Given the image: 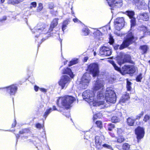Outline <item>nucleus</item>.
I'll return each mask as SVG.
<instances>
[{
	"mask_svg": "<svg viewBox=\"0 0 150 150\" xmlns=\"http://www.w3.org/2000/svg\"><path fill=\"white\" fill-rule=\"evenodd\" d=\"M58 19L55 18L53 19L51 23L50 28L48 30L47 28V25L42 23H38L36 26L31 30L33 33L35 34V36L38 37L40 34H46L47 33H50L52 31L53 29L58 24Z\"/></svg>",
	"mask_w": 150,
	"mask_h": 150,
	"instance_id": "1",
	"label": "nucleus"
},
{
	"mask_svg": "<svg viewBox=\"0 0 150 150\" xmlns=\"http://www.w3.org/2000/svg\"><path fill=\"white\" fill-rule=\"evenodd\" d=\"M75 100V98L72 96H65L59 98L57 100V104L60 107L68 109Z\"/></svg>",
	"mask_w": 150,
	"mask_h": 150,
	"instance_id": "2",
	"label": "nucleus"
},
{
	"mask_svg": "<svg viewBox=\"0 0 150 150\" xmlns=\"http://www.w3.org/2000/svg\"><path fill=\"white\" fill-rule=\"evenodd\" d=\"M105 94L103 91H100L97 93L96 97L94 98L93 105L94 106H100V108H104L107 106L105 102Z\"/></svg>",
	"mask_w": 150,
	"mask_h": 150,
	"instance_id": "3",
	"label": "nucleus"
},
{
	"mask_svg": "<svg viewBox=\"0 0 150 150\" xmlns=\"http://www.w3.org/2000/svg\"><path fill=\"white\" fill-rule=\"evenodd\" d=\"M135 38L133 34L131 33H129L126 36L125 39L120 45H117L114 47L115 50L119 49L122 50L127 47L129 45L133 42L135 41Z\"/></svg>",
	"mask_w": 150,
	"mask_h": 150,
	"instance_id": "4",
	"label": "nucleus"
},
{
	"mask_svg": "<svg viewBox=\"0 0 150 150\" xmlns=\"http://www.w3.org/2000/svg\"><path fill=\"white\" fill-rule=\"evenodd\" d=\"M106 102L109 103H115L116 101V95L112 88H108L105 93Z\"/></svg>",
	"mask_w": 150,
	"mask_h": 150,
	"instance_id": "5",
	"label": "nucleus"
},
{
	"mask_svg": "<svg viewBox=\"0 0 150 150\" xmlns=\"http://www.w3.org/2000/svg\"><path fill=\"white\" fill-rule=\"evenodd\" d=\"M91 80V76L89 74L85 73L81 79L80 86L83 89L86 88L88 86Z\"/></svg>",
	"mask_w": 150,
	"mask_h": 150,
	"instance_id": "6",
	"label": "nucleus"
},
{
	"mask_svg": "<svg viewBox=\"0 0 150 150\" xmlns=\"http://www.w3.org/2000/svg\"><path fill=\"white\" fill-rule=\"evenodd\" d=\"M94 93L92 91L87 90L84 91L82 94L83 99H85L88 102L93 103Z\"/></svg>",
	"mask_w": 150,
	"mask_h": 150,
	"instance_id": "7",
	"label": "nucleus"
},
{
	"mask_svg": "<svg viewBox=\"0 0 150 150\" xmlns=\"http://www.w3.org/2000/svg\"><path fill=\"white\" fill-rule=\"evenodd\" d=\"M88 70L92 73L93 77L97 76L99 73L98 65L95 63L90 64L88 67Z\"/></svg>",
	"mask_w": 150,
	"mask_h": 150,
	"instance_id": "8",
	"label": "nucleus"
},
{
	"mask_svg": "<svg viewBox=\"0 0 150 150\" xmlns=\"http://www.w3.org/2000/svg\"><path fill=\"white\" fill-rule=\"evenodd\" d=\"M114 27L116 30H120L124 25L125 21L123 17L117 18L114 21Z\"/></svg>",
	"mask_w": 150,
	"mask_h": 150,
	"instance_id": "9",
	"label": "nucleus"
},
{
	"mask_svg": "<svg viewBox=\"0 0 150 150\" xmlns=\"http://www.w3.org/2000/svg\"><path fill=\"white\" fill-rule=\"evenodd\" d=\"M111 63L115 69L118 71H119L122 75H125L126 74H128L129 71H128L129 67H128V65H125L121 69L120 68L118 67L117 66L116 64L113 61H111Z\"/></svg>",
	"mask_w": 150,
	"mask_h": 150,
	"instance_id": "10",
	"label": "nucleus"
},
{
	"mask_svg": "<svg viewBox=\"0 0 150 150\" xmlns=\"http://www.w3.org/2000/svg\"><path fill=\"white\" fill-rule=\"evenodd\" d=\"M69 77L66 75L63 76L61 77L59 84L62 87V89L67 86L69 82Z\"/></svg>",
	"mask_w": 150,
	"mask_h": 150,
	"instance_id": "11",
	"label": "nucleus"
},
{
	"mask_svg": "<svg viewBox=\"0 0 150 150\" xmlns=\"http://www.w3.org/2000/svg\"><path fill=\"white\" fill-rule=\"evenodd\" d=\"M99 53L100 55L104 56H108L111 54V50L109 47L105 46H103L100 49Z\"/></svg>",
	"mask_w": 150,
	"mask_h": 150,
	"instance_id": "12",
	"label": "nucleus"
},
{
	"mask_svg": "<svg viewBox=\"0 0 150 150\" xmlns=\"http://www.w3.org/2000/svg\"><path fill=\"white\" fill-rule=\"evenodd\" d=\"M109 5L112 8L120 7L122 4V0H106Z\"/></svg>",
	"mask_w": 150,
	"mask_h": 150,
	"instance_id": "13",
	"label": "nucleus"
},
{
	"mask_svg": "<svg viewBox=\"0 0 150 150\" xmlns=\"http://www.w3.org/2000/svg\"><path fill=\"white\" fill-rule=\"evenodd\" d=\"M104 82L103 81L100 80H98L94 81L93 86V89L94 91H97L100 90V91H103L104 88Z\"/></svg>",
	"mask_w": 150,
	"mask_h": 150,
	"instance_id": "14",
	"label": "nucleus"
},
{
	"mask_svg": "<svg viewBox=\"0 0 150 150\" xmlns=\"http://www.w3.org/2000/svg\"><path fill=\"white\" fill-rule=\"evenodd\" d=\"M135 132L138 140L143 138L144 134V129L143 128L138 127L135 129Z\"/></svg>",
	"mask_w": 150,
	"mask_h": 150,
	"instance_id": "15",
	"label": "nucleus"
},
{
	"mask_svg": "<svg viewBox=\"0 0 150 150\" xmlns=\"http://www.w3.org/2000/svg\"><path fill=\"white\" fill-rule=\"evenodd\" d=\"M7 92L10 95H14L17 89V86L15 85H12L6 88Z\"/></svg>",
	"mask_w": 150,
	"mask_h": 150,
	"instance_id": "16",
	"label": "nucleus"
},
{
	"mask_svg": "<svg viewBox=\"0 0 150 150\" xmlns=\"http://www.w3.org/2000/svg\"><path fill=\"white\" fill-rule=\"evenodd\" d=\"M130 59V56L129 54H125L123 56V57L120 59H118L117 62L118 64L121 65L125 62H127Z\"/></svg>",
	"mask_w": 150,
	"mask_h": 150,
	"instance_id": "17",
	"label": "nucleus"
},
{
	"mask_svg": "<svg viewBox=\"0 0 150 150\" xmlns=\"http://www.w3.org/2000/svg\"><path fill=\"white\" fill-rule=\"evenodd\" d=\"M134 1L136 5L141 8H143L144 6L145 7L147 6V4L144 1L142 0H134Z\"/></svg>",
	"mask_w": 150,
	"mask_h": 150,
	"instance_id": "18",
	"label": "nucleus"
},
{
	"mask_svg": "<svg viewBox=\"0 0 150 150\" xmlns=\"http://www.w3.org/2000/svg\"><path fill=\"white\" fill-rule=\"evenodd\" d=\"M63 74H67L69 75L71 78H73L74 77V74L71 71V69L68 68H67L64 69L62 71Z\"/></svg>",
	"mask_w": 150,
	"mask_h": 150,
	"instance_id": "19",
	"label": "nucleus"
},
{
	"mask_svg": "<svg viewBox=\"0 0 150 150\" xmlns=\"http://www.w3.org/2000/svg\"><path fill=\"white\" fill-rule=\"evenodd\" d=\"M135 122V119H134L133 117H129L127 119V124L129 126H133Z\"/></svg>",
	"mask_w": 150,
	"mask_h": 150,
	"instance_id": "20",
	"label": "nucleus"
},
{
	"mask_svg": "<svg viewBox=\"0 0 150 150\" xmlns=\"http://www.w3.org/2000/svg\"><path fill=\"white\" fill-rule=\"evenodd\" d=\"M128 67H129L128 74H132L135 72L136 69L134 66L131 65H128Z\"/></svg>",
	"mask_w": 150,
	"mask_h": 150,
	"instance_id": "21",
	"label": "nucleus"
},
{
	"mask_svg": "<svg viewBox=\"0 0 150 150\" xmlns=\"http://www.w3.org/2000/svg\"><path fill=\"white\" fill-rule=\"evenodd\" d=\"M140 16L142 19L145 21H148L149 19V16L146 13H143L140 14Z\"/></svg>",
	"mask_w": 150,
	"mask_h": 150,
	"instance_id": "22",
	"label": "nucleus"
},
{
	"mask_svg": "<svg viewBox=\"0 0 150 150\" xmlns=\"http://www.w3.org/2000/svg\"><path fill=\"white\" fill-rule=\"evenodd\" d=\"M140 48L142 51V54H144L146 53L147 51L149 49V47L147 45H144L140 46Z\"/></svg>",
	"mask_w": 150,
	"mask_h": 150,
	"instance_id": "23",
	"label": "nucleus"
},
{
	"mask_svg": "<svg viewBox=\"0 0 150 150\" xmlns=\"http://www.w3.org/2000/svg\"><path fill=\"white\" fill-rule=\"evenodd\" d=\"M94 37L96 38L99 39L100 36L101 35V33L100 31L97 30H96L93 33Z\"/></svg>",
	"mask_w": 150,
	"mask_h": 150,
	"instance_id": "24",
	"label": "nucleus"
},
{
	"mask_svg": "<svg viewBox=\"0 0 150 150\" xmlns=\"http://www.w3.org/2000/svg\"><path fill=\"white\" fill-rule=\"evenodd\" d=\"M69 21L68 20H67L63 22L62 26V29L63 31L66 29L67 25L69 23Z\"/></svg>",
	"mask_w": 150,
	"mask_h": 150,
	"instance_id": "25",
	"label": "nucleus"
},
{
	"mask_svg": "<svg viewBox=\"0 0 150 150\" xmlns=\"http://www.w3.org/2000/svg\"><path fill=\"white\" fill-rule=\"evenodd\" d=\"M129 98V94L126 93L122 96L121 100L124 103L125 101L127 100Z\"/></svg>",
	"mask_w": 150,
	"mask_h": 150,
	"instance_id": "26",
	"label": "nucleus"
},
{
	"mask_svg": "<svg viewBox=\"0 0 150 150\" xmlns=\"http://www.w3.org/2000/svg\"><path fill=\"white\" fill-rule=\"evenodd\" d=\"M78 62V59L77 58H74L70 61L68 64L69 66H71L74 64L77 63Z\"/></svg>",
	"mask_w": 150,
	"mask_h": 150,
	"instance_id": "27",
	"label": "nucleus"
},
{
	"mask_svg": "<svg viewBox=\"0 0 150 150\" xmlns=\"http://www.w3.org/2000/svg\"><path fill=\"white\" fill-rule=\"evenodd\" d=\"M130 145L128 143L124 144L122 146V149L123 150H129Z\"/></svg>",
	"mask_w": 150,
	"mask_h": 150,
	"instance_id": "28",
	"label": "nucleus"
},
{
	"mask_svg": "<svg viewBox=\"0 0 150 150\" xmlns=\"http://www.w3.org/2000/svg\"><path fill=\"white\" fill-rule=\"evenodd\" d=\"M83 34L85 35H88L89 33V30L87 28H84L82 30Z\"/></svg>",
	"mask_w": 150,
	"mask_h": 150,
	"instance_id": "29",
	"label": "nucleus"
},
{
	"mask_svg": "<svg viewBox=\"0 0 150 150\" xmlns=\"http://www.w3.org/2000/svg\"><path fill=\"white\" fill-rule=\"evenodd\" d=\"M111 121L113 122H120V120L117 117L114 116L112 117Z\"/></svg>",
	"mask_w": 150,
	"mask_h": 150,
	"instance_id": "30",
	"label": "nucleus"
},
{
	"mask_svg": "<svg viewBox=\"0 0 150 150\" xmlns=\"http://www.w3.org/2000/svg\"><path fill=\"white\" fill-rule=\"evenodd\" d=\"M52 109L51 108H50L49 109H47L46 110L43 115V117L45 118V119H46L47 116L52 112Z\"/></svg>",
	"mask_w": 150,
	"mask_h": 150,
	"instance_id": "31",
	"label": "nucleus"
},
{
	"mask_svg": "<svg viewBox=\"0 0 150 150\" xmlns=\"http://www.w3.org/2000/svg\"><path fill=\"white\" fill-rule=\"evenodd\" d=\"M125 140V138L123 136H120L118 137L117 140V142L118 143H121Z\"/></svg>",
	"mask_w": 150,
	"mask_h": 150,
	"instance_id": "32",
	"label": "nucleus"
},
{
	"mask_svg": "<svg viewBox=\"0 0 150 150\" xmlns=\"http://www.w3.org/2000/svg\"><path fill=\"white\" fill-rule=\"evenodd\" d=\"M128 16L130 18H133V16L134 14V13L133 11H128L127 12Z\"/></svg>",
	"mask_w": 150,
	"mask_h": 150,
	"instance_id": "33",
	"label": "nucleus"
},
{
	"mask_svg": "<svg viewBox=\"0 0 150 150\" xmlns=\"http://www.w3.org/2000/svg\"><path fill=\"white\" fill-rule=\"evenodd\" d=\"M131 19L130 22L131 25V27L132 28L134 27L136 24L135 19L134 18H132Z\"/></svg>",
	"mask_w": 150,
	"mask_h": 150,
	"instance_id": "34",
	"label": "nucleus"
},
{
	"mask_svg": "<svg viewBox=\"0 0 150 150\" xmlns=\"http://www.w3.org/2000/svg\"><path fill=\"white\" fill-rule=\"evenodd\" d=\"M132 84L129 81H127V90L128 91H130L131 90L132 88V87L131 86V85Z\"/></svg>",
	"mask_w": 150,
	"mask_h": 150,
	"instance_id": "35",
	"label": "nucleus"
},
{
	"mask_svg": "<svg viewBox=\"0 0 150 150\" xmlns=\"http://www.w3.org/2000/svg\"><path fill=\"white\" fill-rule=\"evenodd\" d=\"M95 144L98 143H102V140L100 139V137L96 136L95 137Z\"/></svg>",
	"mask_w": 150,
	"mask_h": 150,
	"instance_id": "36",
	"label": "nucleus"
},
{
	"mask_svg": "<svg viewBox=\"0 0 150 150\" xmlns=\"http://www.w3.org/2000/svg\"><path fill=\"white\" fill-rule=\"evenodd\" d=\"M90 132H87L84 135V139H86L87 140H88L90 138Z\"/></svg>",
	"mask_w": 150,
	"mask_h": 150,
	"instance_id": "37",
	"label": "nucleus"
},
{
	"mask_svg": "<svg viewBox=\"0 0 150 150\" xmlns=\"http://www.w3.org/2000/svg\"><path fill=\"white\" fill-rule=\"evenodd\" d=\"M115 126L113 124L111 123L109 124L108 125V129L109 131H111L114 128Z\"/></svg>",
	"mask_w": 150,
	"mask_h": 150,
	"instance_id": "38",
	"label": "nucleus"
},
{
	"mask_svg": "<svg viewBox=\"0 0 150 150\" xmlns=\"http://www.w3.org/2000/svg\"><path fill=\"white\" fill-rule=\"evenodd\" d=\"M96 124L97 125V126L98 127L101 128L102 127V123L100 121H97L96 122Z\"/></svg>",
	"mask_w": 150,
	"mask_h": 150,
	"instance_id": "39",
	"label": "nucleus"
},
{
	"mask_svg": "<svg viewBox=\"0 0 150 150\" xmlns=\"http://www.w3.org/2000/svg\"><path fill=\"white\" fill-rule=\"evenodd\" d=\"M102 147L109 149H112V147L110 145H109L107 144H104L102 145Z\"/></svg>",
	"mask_w": 150,
	"mask_h": 150,
	"instance_id": "40",
	"label": "nucleus"
},
{
	"mask_svg": "<svg viewBox=\"0 0 150 150\" xmlns=\"http://www.w3.org/2000/svg\"><path fill=\"white\" fill-rule=\"evenodd\" d=\"M142 78V74H140L137 76L136 79V81L138 82L140 81Z\"/></svg>",
	"mask_w": 150,
	"mask_h": 150,
	"instance_id": "41",
	"label": "nucleus"
},
{
	"mask_svg": "<svg viewBox=\"0 0 150 150\" xmlns=\"http://www.w3.org/2000/svg\"><path fill=\"white\" fill-rule=\"evenodd\" d=\"M143 112H142L140 113L137 115L136 117V118L135 119V120H136L139 119L140 117L143 115Z\"/></svg>",
	"mask_w": 150,
	"mask_h": 150,
	"instance_id": "42",
	"label": "nucleus"
},
{
	"mask_svg": "<svg viewBox=\"0 0 150 150\" xmlns=\"http://www.w3.org/2000/svg\"><path fill=\"white\" fill-rule=\"evenodd\" d=\"M96 146L97 149H100L102 148V145L101 143H98L95 144Z\"/></svg>",
	"mask_w": 150,
	"mask_h": 150,
	"instance_id": "43",
	"label": "nucleus"
},
{
	"mask_svg": "<svg viewBox=\"0 0 150 150\" xmlns=\"http://www.w3.org/2000/svg\"><path fill=\"white\" fill-rule=\"evenodd\" d=\"M30 5L31 6L30 7V8L33 7L35 8L36 6L37 3L35 2H32L31 3Z\"/></svg>",
	"mask_w": 150,
	"mask_h": 150,
	"instance_id": "44",
	"label": "nucleus"
},
{
	"mask_svg": "<svg viewBox=\"0 0 150 150\" xmlns=\"http://www.w3.org/2000/svg\"><path fill=\"white\" fill-rule=\"evenodd\" d=\"M150 118V117L148 115H146L144 117V120L145 122H147Z\"/></svg>",
	"mask_w": 150,
	"mask_h": 150,
	"instance_id": "45",
	"label": "nucleus"
},
{
	"mask_svg": "<svg viewBox=\"0 0 150 150\" xmlns=\"http://www.w3.org/2000/svg\"><path fill=\"white\" fill-rule=\"evenodd\" d=\"M7 3L8 4H11L13 5H14L15 4L14 0H8Z\"/></svg>",
	"mask_w": 150,
	"mask_h": 150,
	"instance_id": "46",
	"label": "nucleus"
},
{
	"mask_svg": "<svg viewBox=\"0 0 150 150\" xmlns=\"http://www.w3.org/2000/svg\"><path fill=\"white\" fill-rule=\"evenodd\" d=\"M24 0H14L15 3V4H18L22 2Z\"/></svg>",
	"mask_w": 150,
	"mask_h": 150,
	"instance_id": "47",
	"label": "nucleus"
},
{
	"mask_svg": "<svg viewBox=\"0 0 150 150\" xmlns=\"http://www.w3.org/2000/svg\"><path fill=\"white\" fill-rule=\"evenodd\" d=\"M6 19V16H4L2 18H0V22H2Z\"/></svg>",
	"mask_w": 150,
	"mask_h": 150,
	"instance_id": "48",
	"label": "nucleus"
},
{
	"mask_svg": "<svg viewBox=\"0 0 150 150\" xmlns=\"http://www.w3.org/2000/svg\"><path fill=\"white\" fill-rule=\"evenodd\" d=\"M36 127L40 129L42 128V126L41 124L38 123L36 125Z\"/></svg>",
	"mask_w": 150,
	"mask_h": 150,
	"instance_id": "49",
	"label": "nucleus"
},
{
	"mask_svg": "<svg viewBox=\"0 0 150 150\" xmlns=\"http://www.w3.org/2000/svg\"><path fill=\"white\" fill-rule=\"evenodd\" d=\"M122 132V130L121 129H118L117 130V132L119 135Z\"/></svg>",
	"mask_w": 150,
	"mask_h": 150,
	"instance_id": "50",
	"label": "nucleus"
},
{
	"mask_svg": "<svg viewBox=\"0 0 150 150\" xmlns=\"http://www.w3.org/2000/svg\"><path fill=\"white\" fill-rule=\"evenodd\" d=\"M110 42L111 44H112L114 42V40L112 37H110Z\"/></svg>",
	"mask_w": 150,
	"mask_h": 150,
	"instance_id": "51",
	"label": "nucleus"
},
{
	"mask_svg": "<svg viewBox=\"0 0 150 150\" xmlns=\"http://www.w3.org/2000/svg\"><path fill=\"white\" fill-rule=\"evenodd\" d=\"M73 21L75 23H79L80 21L78 19L76 18L73 19Z\"/></svg>",
	"mask_w": 150,
	"mask_h": 150,
	"instance_id": "52",
	"label": "nucleus"
},
{
	"mask_svg": "<svg viewBox=\"0 0 150 150\" xmlns=\"http://www.w3.org/2000/svg\"><path fill=\"white\" fill-rule=\"evenodd\" d=\"M54 5L52 4H49V7L50 9H52L53 8Z\"/></svg>",
	"mask_w": 150,
	"mask_h": 150,
	"instance_id": "53",
	"label": "nucleus"
},
{
	"mask_svg": "<svg viewBox=\"0 0 150 150\" xmlns=\"http://www.w3.org/2000/svg\"><path fill=\"white\" fill-rule=\"evenodd\" d=\"M40 90L41 91L43 92H46L47 91L44 88H40Z\"/></svg>",
	"mask_w": 150,
	"mask_h": 150,
	"instance_id": "54",
	"label": "nucleus"
},
{
	"mask_svg": "<svg viewBox=\"0 0 150 150\" xmlns=\"http://www.w3.org/2000/svg\"><path fill=\"white\" fill-rule=\"evenodd\" d=\"M98 114H97L93 116V119L94 120L95 119H96L98 117Z\"/></svg>",
	"mask_w": 150,
	"mask_h": 150,
	"instance_id": "55",
	"label": "nucleus"
},
{
	"mask_svg": "<svg viewBox=\"0 0 150 150\" xmlns=\"http://www.w3.org/2000/svg\"><path fill=\"white\" fill-rule=\"evenodd\" d=\"M39 88V87L37 86H35L34 87V89L36 91H38Z\"/></svg>",
	"mask_w": 150,
	"mask_h": 150,
	"instance_id": "56",
	"label": "nucleus"
},
{
	"mask_svg": "<svg viewBox=\"0 0 150 150\" xmlns=\"http://www.w3.org/2000/svg\"><path fill=\"white\" fill-rule=\"evenodd\" d=\"M42 8H42V7H38L37 8V11H41L42 9Z\"/></svg>",
	"mask_w": 150,
	"mask_h": 150,
	"instance_id": "57",
	"label": "nucleus"
},
{
	"mask_svg": "<svg viewBox=\"0 0 150 150\" xmlns=\"http://www.w3.org/2000/svg\"><path fill=\"white\" fill-rule=\"evenodd\" d=\"M88 59V57H84V62H86L87 61Z\"/></svg>",
	"mask_w": 150,
	"mask_h": 150,
	"instance_id": "58",
	"label": "nucleus"
},
{
	"mask_svg": "<svg viewBox=\"0 0 150 150\" xmlns=\"http://www.w3.org/2000/svg\"><path fill=\"white\" fill-rule=\"evenodd\" d=\"M16 121L15 120L14 122L12 124V127H15L16 126Z\"/></svg>",
	"mask_w": 150,
	"mask_h": 150,
	"instance_id": "59",
	"label": "nucleus"
},
{
	"mask_svg": "<svg viewBox=\"0 0 150 150\" xmlns=\"http://www.w3.org/2000/svg\"><path fill=\"white\" fill-rule=\"evenodd\" d=\"M148 8L150 12V2H148Z\"/></svg>",
	"mask_w": 150,
	"mask_h": 150,
	"instance_id": "60",
	"label": "nucleus"
},
{
	"mask_svg": "<svg viewBox=\"0 0 150 150\" xmlns=\"http://www.w3.org/2000/svg\"><path fill=\"white\" fill-rule=\"evenodd\" d=\"M38 7L43 8L42 4L41 3H39V6Z\"/></svg>",
	"mask_w": 150,
	"mask_h": 150,
	"instance_id": "61",
	"label": "nucleus"
},
{
	"mask_svg": "<svg viewBox=\"0 0 150 150\" xmlns=\"http://www.w3.org/2000/svg\"><path fill=\"white\" fill-rule=\"evenodd\" d=\"M53 110H57V109L56 108V106H53Z\"/></svg>",
	"mask_w": 150,
	"mask_h": 150,
	"instance_id": "62",
	"label": "nucleus"
},
{
	"mask_svg": "<svg viewBox=\"0 0 150 150\" xmlns=\"http://www.w3.org/2000/svg\"><path fill=\"white\" fill-rule=\"evenodd\" d=\"M70 113L69 112H68L67 113V115H66V116L67 117H69L70 116Z\"/></svg>",
	"mask_w": 150,
	"mask_h": 150,
	"instance_id": "63",
	"label": "nucleus"
},
{
	"mask_svg": "<svg viewBox=\"0 0 150 150\" xmlns=\"http://www.w3.org/2000/svg\"><path fill=\"white\" fill-rule=\"evenodd\" d=\"M24 133V132L23 131V130L19 132V133L20 134H22L23 133Z\"/></svg>",
	"mask_w": 150,
	"mask_h": 150,
	"instance_id": "64",
	"label": "nucleus"
}]
</instances>
